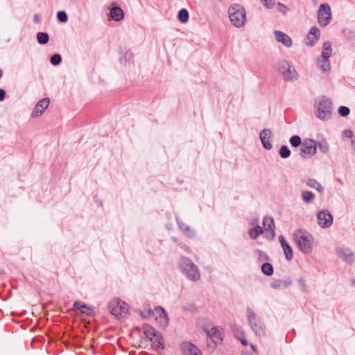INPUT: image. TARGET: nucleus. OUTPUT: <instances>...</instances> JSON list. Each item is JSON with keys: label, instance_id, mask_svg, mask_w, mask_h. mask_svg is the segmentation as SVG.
I'll use <instances>...</instances> for the list:
<instances>
[{"label": "nucleus", "instance_id": "nucleus-21", "mask_svg": "<svg viewBox=\"0 0 355 355\" xmlns=\"http://www.w3.org/2000/svg\"><path fill=\"white\" fill-rule=\"evenodd\" d=\"M177 223L179 228L182 231L184 234H185L189 237H193L195 235V232L191 230L190 226L184 223V222L180 220L177 218Z\"/></svg>", "mask_w": 355, "mask_h": 355}, {"label": "nucleus", "instance_id": "nucleus-37", "mask_svg": "<svg viewBox=\"0 0 355 355\" xmlns=\"http://www.w3.org/2000/svg\"><path fill=\"white\" fill-rule=\"evenodd\" d=\"M50 61L53 65H58L62 61L61 55L60 54H54L51 56Z\"/></svg>", "mask_w": 355, "mask_h": 355}, {"label": "nucleus", "instance_id": "nucleus-8", "mask_svg": "<svg viewBox=\"0 0 355 355\" xmlns=\"http://www.w3.org/2000/svg\"><path fill=\"white\" fill-rule=\"evenodd\" d=\"M316 150L315 141L311 139H306L301 144L300 155L303 159H306L314 155Z\"/></svg>", "mask_w": 355, "mask_h": 355}, {"label": "nucleus", "instance_id": "nucleus-40", "mask_svg": "<svg viewBox=\"0 0 355 355\" xmlns=\"http://www.w3.org/2000/svg\"><path fill=\"white\" fill-rule=\"evenodd\" d=\"M232 329L236 338L241 336L240 332L243 331L239 326L236 324L232 326Z\"/></svg>", "mask_w": 355, "mask_h": 355}, {"label": "nucleus", "instance_id": "nucleus-38", "mask_svg": "<svg viewBox=\"0 0 355 355\" xmlns=\"http://www.w3.org/2000/svg\"><path fill=\"white\" fill-rule=\"evenodd\" d=\"M261 2L268 9H271L275 6V0H261Z\"/></svg>", "mask_w": 355, "mask_h": 355}, {"label": "nucleus", "instance_id": "nucleus-12", "mask_svg": "<svg viewBox=\"0 0 355 355\" xmlns=\"http://www.w3.org/2000/svg\"><path fill=\"white\" fill-rule=\"evenodd\" d=\"M50 103V100L49 98H44L38 101L36 104L33 111L32 112L31 116L33 117L41 115L44 110L48 107Z\"/></svg>", "mask_w": 355, "mask_h": 355}, {"label": "nucleus", "instance_id": "nucleus-33", "mask_svg": "<svg viewBox=\"0 0 355 355\" xmlns=\"http://www.w3.org/2000/svg\"><path fill=\"white\" fill-rule=\"evenodd\" d=\"M178 17L181 22L185 23L189 19V12L185 8H182L179 11Z\"/></svg>", "mask_w": 355, "mask_h": 355}, {"label": "nucleus", "instance_id": "nucleus-17", "mask_svg": "<svg viewBox=\"0 0 355 355\" xmlns=\"http://www.w3.org/2000/svg\"><path fill=\"white\" fill-rule=\"evenodd\" d=\"M263 225L267 232L270 235V239L275 236L274 220L270 216H265L263 220Z\"/></svg>", "mask_w": 355, "mask_h": 355}, {"label": "nucleus", "instance_id": "nucleus-32", "mask_svg": "<svg viewBox=\"0 0 355 355\" xmlns=\"http://www.w3.org/2000/svg\"><path fill=\"white\" fill-rule=\"evenodd\" d=\"M314 194L311 191H304L302 193V198L306 203L311 202L314 199Z\"/></svg>", "mask_w": 355, "mask_h": 355}, {"label": "nucleus", "instance_id": "nucleus-20", "mask_svg": "<svg viewBox=\"0 0 355 355\" xmlns=\"http://www.w3.org/2000/svg\"><path fill=\"white\" fill-rule=\"evenodd\" d=\"M110 16L115 21H119L124 17L123 10L120 7L115 6L110 9Z\"/></svg>", "mask_w": 355, "mask_h": 355}, {"label": "nucleus", "instance_id": "nucleus-13", "mask_svg": "<svg viewBox=\"0 0 355 355\" xmlns=\"http://www.w3.org/2000/svg\"><path fill=\"white\" fill-rule=\"evenodd\" d=\"M272 132L269 129H263L260 132L259 137L264 148L270 150L272 147L271 140Z\"/></svg>", "mask_w": 355, "mask_h": 355}, {"label": "nucleus", "instance_id": "nucleus-4", "mask_svg": "<svg viewBox=\"0 0 355 355\" xmlns=\"http://www.w3.org/2000/svg\"><path fill=\"white\" fill-rule=\"evenodd\" d=\"M293 239L301 252L305 254L311 252L313 243V239L311 234H306L299 230L295 232Z\"/></svg>", "mask_w": 355, "mask_h": 355}, {"label": "nucleus", "instance_id": "nucleus-50", "mask_svg": "<svg viewBox=\"0 0 355 355\" xmlns=\"http://www.w3.org/2000/svg\"><path fill=\"white\" fill-rule=\"evenodd\" d=\"M3 76V71L2 70L0 69V78H1Z\"/></svg>", "mask_w": 355, "mask_h": 355}, {"label": "nucleus", "instance_id": "nucleus-48", "mask_svg": "<svg viewBox=\"0 0 355 355\" xmlns=\"http://www.w3.org/2000/svg\"><path fill=\"white\" fill-rule=\"evenodd\" d=\"M33 20L36 24H38L40 21V17L38 14H35L33 17Z\"/></svg>", "mask_w": 355, "mask_h": 355}, {"label": "nucleus", "instance_id": "nucleus-14", "mask_svg": "<svg viewBox=\"0 0 355 355\" xmlns=\"http://www.w3.org/2000/svg\"><path fill=\"white\" fill-rule=\"evenodd\" d=\"M184 355H202L198 348L189 342H184L181 345Z\"/></svg>", "mask_w": 355, "mask_h": 355}, {"label": "nucleus", "instance_id": "nucleus-46", "mask_svg": "<svg viewBox=\"0 0 355 355\" xmlns=\"http://www.w3.org/2000/svg\"><path fill=\"white\" fill-rule=\"evenodd\" d=\"M6 92L3 89H0V101H3L5 99Z\"/></svg>", "mask_w": 355, "mask_h": 355}, {"label": "nucleus", "instance_id": "nucleus-5", "mask_svg": "<svg viewBox=\"0 0 355 355\" xmlns=\"http://www.w3.org/2000/svg\"><path fill=\"white\" fill-rule=\"evenodd\" d=\"M107 309L112 315L119 319L125 318L128 312V305L117 298L109 302Z\"/></svg>", "mask_w": 355, "mask_h": 355}, {"label": "nucleus", "instance_id": "nucleus-54", "mask_svg": "<svg viewBox=\"0 0 355 355\" xmlns=\"http://www.w3.org/2000/svg\"><path fill=\"white\" fill-rule=\"evenodd\" d=\"M1 272H1V270L0 269V273H1Z\"/></svg>", "mask_w": 355, "mask_h": 355}, {"label": "nucleus", "instance_id": "nucleus-7", "mask_svg": "<svg viewBox=\"0 0 355 355\" xmlns=\"http://www.w3.org/2000/svg\"><path fill=\"white\" fill-rule=\"evenodd\" d=\"M278 69L283 78L286 80H295L297 78V72L295 69L286 60H282L278 63Z\"/></svg>", "mask_w": 355, "mask_h": 355}, {"label": "nucleus", "instance_id": "nucleus-11", "mask_svg": "<svg viewBox=\"0 0 355 355\" xmlns=\"http://www.w3.org/2000/svg\"><path fill=\"white\" fill-rule=\"evenodd\" d=\"M320 30L316 26H313L310 28L309 32L306 36V44L310 46H313L319 40Z\"/></svg>", "mask_w": 355, "mask_h": 355}, {"label": "nucleus", "instance_id": "nucleus-28", "mask_svg": "<svg viewBox=\"0 0 355 355\" xmlns=\"http://www.w3.org/2000/svg\"><path fill=\"white\" fill-rule=\"evenodd\" d=\"M306 184L309 187L316 189L318 192L321 193L324 191V188L322 187V185L315 179H308L306 180Z\"/></svg>", "mask_w": 355, "mask_h": 355}, {"label": "nucleus", "instance_id": "nucleus-16", "mask_svg": "<svg viewBox=\"0 0 355 355\" xmlns=\"http://www.w3.org/2000/svg\"><path fill=\"white\" fill-rule=\"evenodd\" d=\"M338 256L344 261L352 263L354 261V254L348 249L338 248L336 250Z\"/></svg>", "mask_w": 355, "mask_h": 355}, {"label": "nucleus", "instance_id": "nucleus-24", "mask_svg": "<svg viewBox=\"0 0 355 355\" xmlns=\"http://www.w3.org/2000/svg\"><path fill=\"white\" fill-rule=\"evenodd\" d=\"M331 45L329 42H325L322 46L321 57L320 58L329 59L331 55Z\"/></svg>", "mask_w": 355, "mask_h": 355}, {"label": "nucleus", "instance_id": "nucleus-36", "mask_svg": "<svg viewBox=\"0 0 355 355\" xmlns=\"http://www.w3.org/2000/svg\"><path fill=\"white\" fill-rule=\"evenodd\" d=\"M57 18L62 23L67 22L68 20L67 15L64 11L58 12Z\"/></svg>", "mask_w": 355, "mask_h": 355}, {"label": "nucleus", "instance_id": "nucleus-19", "mask_svg": "<svg viewBox=\"0 0 355 355\" xmlns=\"http://www.w3.org/2000/svg\"><path fill=\"white\" fill-rule=\"evenodd\" d=\"M155 311L158 314L156 317L157 321L162 326L167 325L168 319L166 311L161 306H157Z\"/></svg>", "mask_w": 355, "mask_h": 355}, {"label": "nucleus", "instance_id": "nucleus-30", "mask_svg": "<svg viewBox=\"0 0 355 355\" xmlns=\"http://www.w3.org/2000/svg\"><path fill=\"white\" fill-rule=\"evenodd\" d=\"M261 272L267 276H270L273 274V267L269 263H264L261 266Z\"/></svg>", "mask_w": 355, "mask_h": 355}, {"label": "nucleus", "instance_id": "nucleus-9", "mask_svg": "<svg viewBox=\"0 0 355 355\" xmlns=\"http://www.w3.org/2000/svg\"><path fill=\"white\" fill-rule=\"evenodd\" d=\"M331 18V9L327 3L321 4L318 11V23L322 26H326Z\"/></svg>", "mask_w": 355, "mask_h": 355}, {"label": "nucleus", "instance_id": "nucleus-2", "mask_svg": "<svg viewBox=\"0 0 355 355\" xmlns=\"http://www.w3.org/2000/svg\"><path fill=\"white\" fill-rule=\"evenodd\" d=\"M228 15L232 24L235 27H242L245 23V10L240 4L234 3L230 6L228 10Z\"/></svg>", "mask_w": 355, "mask_h": 355}, {"label": "nucleus", "instance_id": "nucleus-18", "mask_svg": "<svg viewBox=\"0 0 355 355\" xmlns=\"http://www.w3.org/2000/svg\"><path fill=\"white\" fill-rule=\"evenodd\" d=\"M274 35L276 40L278 42H281L285 46L290 47L292 45L291 38L284 33L279 31H275L274 32Z\"/></svg>", "mask_w": 355, "mask_h": 355}, {"label": "nucleus", "instance_id": "nucleus-22", "mask_svg": "<svg viewBox=\"0 0 355 355\" xmlns=\"http://www.w3.org/2000/svg\"><path fill=\"white\" fill-rule=\"evenodd\" d=\"M73 307L80 310L83 313L87 315H93L94 311L92 308L88 307L85 304L76 301L73 304Z\"/></svg>", "mask_w": 355, "mask_h": 355}, {"label": "nucleus", "instance_id": "nucleus-23", "mask_svg": "<svg viewBox=\"0 0 355 355\" xmlns=\"http://www.w3.org/2000/svg\"><path fill=\"white\" fill-rule=\"evenodd\" d=\"M143 329L146 338H148L150 340H153V337L156 336L157 334L159 333L157 330H155L154 328H153L148 324H144L143 326Z\"/></svg>", "mask_w": 355, "mask_h": 355}, {"label": "nucleus", "instance_id": "nucleus-41", "mask_svg": "<svg viewBox=\"0 0 355 355\" xmlns=\"http://www.w3.org/2000/svg\"><path fill=\"white\" fill-rule=\"evenodd\" d=\"M298 284H299L300 289L302 291H303V292L306 291V281L304 280V279L300 278L298 280Z\"/></svg>", "mask_w": 355, "mask_h": 355}, {"label": "nucleus", "instance_id": "nucleus-35", "mask_svg": "<svg viewBox=\"0 0 355 355\" xmlns=\"http://www.w3.org/2000/svg\"><path fill=\"white\" fill-rule=\"evenodd\" d=\"M290 144L293 147H297L299 146H301V144H302L301 138L297 135L292 136L290 138Z\"/></svg>", "mask_w": 355, "mask_h": 355}, {"label": "nucleus", "instance_id": "nucleus-25", "mask_svg": "<svg viewBox=\"0 0 355 355\" xmlns=\"http://www.w3.org/2000/svg\"><path fill=\"white\" fill-rule=\"evenodd\" d=\"M318 67L324 72H327L330 70L329 59L318 58Z\"/></svg>", "mask_w": 355, "mask_h": 355}, {"label": "nucleus", "instance_id": "nucleus-27", "mask_svg": "<svg viewBox=\"0 0 355 355\" xmlns=\"http://www.w3.org/2000/svg\"><path fill=\"white\" fill-rule=\"evenodd\" d=\"M207 334L216 343L222 340L220 333L216 327H213Z\"/></svg>", "mask_w": 355, "mask_h": 355}, {"label": "nucleus", "instance_id": "nucleus-47", "mask_svg": "<svg viewBox=\"0 0 355 355\" xmlns=\"http://www.w3.org/2000/svg\"><path fill=\"white\" fill-rule=\"evenodd\" d=\"M344 133H345V135L346 137H350V138H351V137H352V136H353V132H352V130H345L344 131Z\"/></svg>", "mask_w": 355, "mask_h": 355}, {"label": "nucleus", "instance_id": "nucleus-6", "mask_svg": "<svg viewBox=\"0 0 355 355\" xmlns=\"http://www.w3.org/2000/svg\"><path fill=\"white\" fill-rule=\"evenodd\" d=\"M333 107L331 101L323 96L318 101V110L316 116L322 120L330 118L332 112Z\"/></svg>", "mask_w": 355, "mask_h": 355}, {"label": "nucleus", "instance_id": "nucleus-15", "mask_svg": "<svg viewBox=\"0 0 355 355\" xmlns=\"http://www.w3.org/2000/svg\"><path fill=\"white\" fill-rule=\"evenodd\" d=\"M278 239L284 251L286 259L291 261L293 258V252L291 245L286 242L284 236H279Z\"/></svg>", "mask_w": 355, "mask_h": 355}, {"label": "nucleus", "instance_id": "nucleus-42", "mask_svg": "<svg viewBox=\"0 0 355 355\" xmlns=\"http://www.w3.org/2000/svg\"><path fill=\"white\" fill-rule=\"evenodd\" d=\"M249 236L252 239H256L259 236V233L254 228L249 230Z\"/></svg>", "mask_w": 355, "mask_h": 355}, {"label": "nucleus", "instance_id": "nucleus-31", "mask_svg": "<svg viewBox=\"0 0 355 355\" xmlns=\"http://www.w3.org/2000/svg\"><path fill=\"white\" fill-rule=\"evenodd\" d=\"M37 40L38 43L45 44L49 42V37L46 33L40 32L37 35Z\"/></svg>", "mask_w": 355, "mask_h": 355}, {"label": "nucleus", "instance_id": "nucleus-34", "mask_svg": "<svg viewBox=\"0 0 355 355\" xmlns=\"http://www.w3.org/2000/svg\"><path fill=\"white\" fill-rule=\"evenodd\" d=\"M279 153L282 158L286 159L290 156L291 150L288 149V148L286 146L283 145L281 146Z\"/></svg>", "mask_w": 355, "mask_h": 355}, {"label": "nucleus", "instance_id": "nucleus-26", "mask_svg": "<svg viewBox=\"0 0 355 355\" xmlns=\"http://www.w3.org/2000/svg\"><path fill=\"white\" fill-rule=\"evenodd\" d=\"M291 284V282L290 281L278 279L272 282L270 284V286L275 289H279L282 288H286L288 286H290Z\"/></svg>", "mask_w": 355, "mask_h": 355}, {"label": "nucleus", "instance_id": "nucleus-3", "mask_svg": "<svg viewBox=\"0 0 355 355\" xmlns=\"http://www.w3.org/2000/svg\"><path fill=\"white\" fill-rule=\"evenodd\" d=\"M179 266L182 272L191 281L196 282L200 277L198 267L192 261L187 257H182L179 261Z\"/></svg>", "mask_w": 355, "mask_h": 355}, {"label": "nucleus", "instance_id": "nucleus-10", "mask_svg": "<svg viewBox=\"0 0 355 355\" xmlns=\"http://www.w3.org/2000/svg\"><path fill=\"white\" fill-rule=\"evenodd\" d=\"M317 218L319 225L322 228L330 227L333 222L332 216L327 211H319Z\"/></svg>", "mask_w": 355, "mask_h": 355}, {"label": "nucleus", "instance_id": "nucleus-39", "mask_svg": "<svg viewBox=\"0 0 355 355\" xmlns=\"http://www.w3.org/2000/svg\"><path fill=\"white\" fill-rule=\"evenodd\" d=\"M338 113L342 116H347L349 114V109L346 106H340L338 109Z\"/></svg>", "mask_w": 355, "mask_h": 355}, {"label": "nucleus", "instance_id": "nucleus-1", "mask_svg": "<svg viewBox=\"0 0 355 355\" xmlns=\"http://www.w3.org/2000/svg\"><path fill=\"white\" fill-rule=\"evenodd\" d=\"M246 317L248 324L256 336L259 337L266 335V327L259 315L250 307L246 309Z\"/></svg>", "mask_w": 355, "mask_h": 355}, {"label": "nucleus", "instance_id": "nucleus-52", "mask_svg": "<svg viewBox=\"0 0 355 355\" xmlns=\"http://www.w3.org/2000/svg\"><path fill=\"white\" fill-rule=\"evenodd\" d=\"M172 240H173L174 242H176V241H177V239H176L175 237L172 238Z\"/></svg>", "mask_w": 355, "mask_h": 355}, {"label": "nucleus", "instance_id": "nucleus-45", "mask_svg": "<svg viewBox=\"0 0 355 355\" xmlns=\"http://www.w3.org/2000/svg\"><path fill=\"white\" fill-rule=\"evenodd\" d=\"M278 6H279V7H281V8L279 9V10L281 12H282L283 14H286V11L288 10V8H287L285 5H284V4L281 3H278Z\"/></svg>", "mask_w": 355, "mask_h": 355}, {"label": "nucleus", "instance_id": "nucleus-43", "mask_svg": "<svg viewBox=\"0 0 355 355\" xmlns=\"http://www.w3.org/2000/svg\"><path fill=\"white\" fill-rule=\"evenodd\" d=\"M240 333H241V336L239 337H238L237 339L241 341V343H242L243 345L245 346L248 345V343L247 339L245 337V334L243 331H241Z\"/></svg>", "mask_w": 355, "mask_h": 355}, {"label": "nucleus", "instance_id": "nucleus-29", "mask_svg": "<svg viewBox=\"0 0 355 355\" xmlns=\"http://www.w3.org/2000/svg\"><path fill=\"white\" fill-rule=\"evenodd\" d=\"M153 344L154 347L159 349H164V339L162 336L158 333L156 336L153 337Z\"/></svg>", "mask_w": 355, "mask_h": 355}, {"label": "nucleus", "instance_id": "nucleus-53", "mask_svg": "<svg viewBox=\"0 0 355 355\" xmlns=\"http://www.w3.org/2000/svg\"><path fill=\"white\" fill-rule=\"evenodd\" d=\"M320 148L321 149H322V145H321L320 144Z\"/></svg>", "mask_w": 355, "mask_h": 355}, {"label": "nucleus", "instance_id": "nucleus-51", "mask_svg": "<svg viewBox=\"0 0 355 355\" xmlns=\"http://www.w3.org/2000/svg\"><path fill=\"white\" fill-rule=\"evenodd\" d=\"M352 146L354 147L355 142L354 141L353 139L352 140Z\"/></svg>", "mask_w": 355, "mask_h": 355}, {"label": "nucleus", "instance_id": "nucleus-44", "mask_svg": "<svg viewBox=\"0 0 355 355\" xmlns=\"http://www.w3.org/2000/svg\"><path fill=\"white\" fill-rule=\"evenodd\" d=\"M258 223H259L258 220L255 219L253 220L252 224L255 225L254 227H253V228L255 229V230H257L259 233V235H260L263 232V230H262L261 227L258 225Z\"/></svg>", "mask_w": 355, "mask_h": 355}, {"label": "nucleus", "instance_id": "nucleus-49", "mask_svg": "<svg viewBox=\"0 0 355 355\" xmlns=\"http://www.w3.org/2000/svg\"><path fill=\"white\" fill-rule=\"evenodd\" d=\"M250 347L252 348V349L255 352V353H257V347L255 345H254L253 344H251L250 345Z\"/></svg>", "mask_w": 355, "mask_h": 355}]
</instances>
